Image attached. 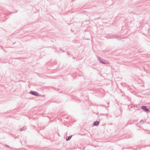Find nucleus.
<instances>
[{
  "label": "nucleus",
  "mask_w": 150,
  "mask_h": 150,
  "mask_svg": "<svg viewBox=\"0 0 150 150\" xmlns=\"http://www.w3.org/2000/svg\"><path fill=\"white\" fill-rule=\"evenodd\" d=\"M100 121V120H99V121H95L93 124V126H98L99 125Z\"/></svg>",
  "instance_id": "nucleus-5"
},
{
  "label": "nucleus",
  "mask_w": 150,
  "mask_h": 150,
  "mask_svg": "<svg viewBox=\"0 0 150 150\" xmlns=\"http://www.w3.org/2000/svg\"><path fill=\"white\" fill-rule=\"evenodd\" d=\"M51 63H52L54 64H55L57 63L56 61L55 60H54V61H52Z\"/></svg>",
  "instance_id": "nucleus-8"
},
{
  "label": "nucleus",
  "mask_w": 150,
  "mask_h": 150,
  "mask_svg": "<svg viewBox=\"0 0 150 150\" xmlns=\"http://www.w3.org/2000/svg\"><path fill=\"white\" fill-rule=\"evenodd\" d=\"M110 38H117V39H120V36L116 35H114L110 36Z\"/></svg>",
  "instance_id": "nucleus-3"
},
{
  "label": "nucleus",
  "mask_w": 150,
  "mask_h": 150,
  "mask_svg": "<svg viewBox=\"0 0 150 150\" xmlns=\"http://www.w3.org/2000/svg\"><path fill=\"white\" fill-rule=\"evenodd\" d=\"M142 108V110H144V111L145 112H148L149 111V110L148 108H147L146 106L143 105L141 107Z\"/></svg>",
  "instance_id": "nucleus-4"
},
{
  "label": "nucleus",
  "mask_w": 150,
  "mask_h": 150,
  "mask_svg": "<svg viewBox=\"0 0 150 150\" xmlns=\"http://www.w3.org/2000/svg\"><path fill=\"white\" fill-rule=\"evenodd\" d=\"M96 57L98 59L99 61L100 62L104 64H108V63L105 61L101 59V58L98 56H97Z\"/></svg>",
  "instance_id": "nucleus-1"
},
{
  "label": "nucleus",
  "mask_w": 150,
  "mask_h": 150,
  "mask_svg": "<svg viewBox=\"0 0 150 150\" xmlns=\"http://www.w3.org/2000/svg\"><path fill=\"white\" fill-rule=\"evenodd\" d=\"M60 50L62 52H65L64 50L63 49L61 48H60Z\"/></svg>",
  "instance_id": "nucleus-10"
},
{
  "label": "nucleus",
  "mask_w": 150,
  "mask_h": 150,
  "mask_svg": "<svg viewBox=\"0 0 150 150\" xmlns=\"http://www.w3.org/2000/svg\"><path fill=\"white\" fill-rule=\"evenodd\" d=\"M29 93L30 94H31L35 96H40L39 93L37 92L36 91H31L29 92Z\"/></svg>",
  "instance_id": "nucleus-2"
},
{
  "label": "nucleus",
  "mask_w": 150,
  "mask_h": 150,
  "mask_svg": "<svg viewBox=\"0 0 150 150\" xmlns=\"http://www.w3.org/2000/svg\"><path fill=\"white\" fill-rule=\"evenodd\" d=\"M72 135H71L69 137H67L66 139V140L67 141H68L69 140L71 139V138L72 137Z\"/></svg>",
  "instance_id": "nucleus-7"
},
{
  "label": "nucleus",
  "mask_w": 150,
  "mask_h": 150,
  "mask_svg": "<svg viewBox=\"0 0 150 150\" xmlns=\"http://www.w3.org/2000/svg\"><path fill=\"white\" fill-rule=\"evenodd\" d=\"M146 133H150V132H149V131H147V132H146Z\"/></svg>",
  "instance_id": "nucleus-12"
},
{
  "label": "nucleus",
  "mask_w": 150,
  "mask_h": 150,
  "mask_svg": "<svg viewBox=\"0 0 150 150\" xmlns=\"http://www.w3.org/2000/svg\"><path fill=\"white\" fill-rule=\"evenodd\" d=\"M27 127L26 126H24L20 129V130L21 132H22L23 130H26L27 129Z\"/></svg>",
  "instance_id": "nucleus-6"
},
{
  "label": "nucleus",
  "mask_w": 150,
  "mask_h": 150,
  "mask_svg": "<svg viewBox=\"0 0 150 150\" xmlns=\"http://www.w3.org/2000/svg\"><path fill=\"white\" fill-rule=\"evenodd\" d=\"M5 146L6 147H9V146L6 144H5Z\"/></svg>",
  "instance_id": "nucleus-11"
},
{
  "label": "nucleus",
  "mask_w": 150,
  "mask_h": 150,
  "mask_svg": "<svg viewBox=\"0 0 150 150\" xmlns=\"http://www.w3.org/2000/svg\"><path fill=\"white\" fill-rule=\"evenodd\" d=\"M145 122V120H142L140 122V123H141L142 124Z\"/></svg>",
  "instance_id": "nucleus-9"
},
{
  "label": "nucleus",
  "mask_w": 150,
  "mask_h": 150,
  "mask_svg": "<svg viewBox=\"0 0 150 150\" xmlns=\"http://www.w3.org/2000/svg\"><path fill=\"white\" fill-rule=\"evenodd\" d=\"M44 96V95L42 96V97H43Z\"/></svg>",
  "instance_id": "nucleus-14"
},
{
  "label": "nucleus",
  "mask_w": 150,
  "mask_h": 150,
  "mask_svg": "<svg viewBox=\"0 0 150 150\" xmlns=\"http://www.w3.org/2000/svg\"><path fill=\"white\" fill-rule=\"evenodd\" d=\"M67 54L68 55H70V54H69V53L68 52H67Z\"/></svg>",
  "instance_id": "nucleus-13"
}]
</instances>
